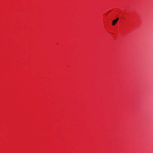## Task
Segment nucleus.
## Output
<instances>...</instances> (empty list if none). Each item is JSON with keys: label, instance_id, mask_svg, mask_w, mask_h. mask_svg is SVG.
Segmentation results:
<instances>
[{"label": "nucleus", "instance_id": "obj_1", "mask_svg": "<svg viewBox=\"0 0 153 153\" xmlns=\"http://www.w3.org/2000/svg\"><path fill=\"white\" fill-rule=\"evenodd\" d=\"M119 18H117L116 19H115L113 21L112 25H114L117 23V21L119 20Z\"/></svg>", "mask_w": 153, "mask_h": 153}]
</instances>
